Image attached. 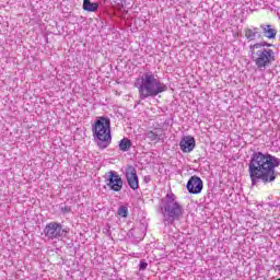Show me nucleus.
<instances>
[{"mask_svg": "<svg viewBox=\"0 0 280 280\" xmlns=\"http://www.w3.org/2000/svg\"><path fill=\"white\" fill-rule=\"evenodd\" d=\"M280 165L279 158L264 153L261 151L254 152L248 163V174L252 185L256 183H275L277 179V167Z\"/></svg>", "mask_w": 280, "mask_h": 280, "instance_id": "obj_1", "label": "nucleus"}, {"mask_svg": "<svg viewBox=\"0 0 280 280\" xmlns=\"http://www.w3.org/2000/svg\"><path fill=\"white\" fill-rule=\"evenodd\" d=\"M135 86L138 89L140 100L156 97V95L167 91V85L159 80L153 72H144L138 77L135 81Z\"/></svg>", "mask_w": 280, "mask_h": 280, "instance_id": "obj_2", "label": "nucleus"}, {"mask_svg": "<svg viewBox=\"0 0 280 280\" xmlns=\"http://www.w3.org/2000/svg\"><path fill=\"white\" fill-rule=\"evenodd\" d=\"M266 47H272V44L259 42L249 46L250 58L260 70L275 62V50Z\"/></svg>", "mask_w": 280, "mask_h": 280, "instance_id": "obj_3", "label": "nucleus"}, {"mask_svg": "<svg viewBox=\"0 0 280 280\" xmlns=\"http://www.w3.org/2000/svg\"><path fill=\"white\" fill-rule=\"evenodd\" d=\"M92 132L97 139V145L101 150H106L108 144L113 141L110 136V119L106 117H100L92 126Z\"/></svg>", "mask_w": 280, "mask_h": 280, "instance_id": "obj_4", "label": "nucleus"}, {"mask_svg": "<svg viewBox=\"0 0 280 280\" xmlns=\"http://www.w3.org/2000/svg\"><path fill=\"white\" fill-rule=\"evenodd\" d=\"M162 211L167 220H178L183 215V206L174 192H167L162 199Z\"/></svg>", "mask_w": 280, "mask_h": 280, "instance_id": "obj_5", "label": "nucleus"}, {"mask_svg": "<svg viewBox=\"0 0 280 280\" xmlns=\"http://www.w3.org/2000/svg\"><path fill=\"white\" fill-rule=\"evenodd\" d=\"M65 229H62V224L58 222H50L44 229V235L47 240H60V237L65 236Z\"/></svg>", "mask_w": 280, "mask_h": 280, "instance_id": "obj_6", "label": "nucleus"}, {"mask_svg": "<svg viewBox=\"0 0 280 280\" xmlns=\"http://www.w3.org/2000/svg\"><path fill=\"white\" fill-rule=\"evenodd\" d=\"M107 186L113 189V191H121L124 187V180L115 171L109 172L107 178Z\"/></svg>", "mask_w": 280, "mask_h": 280, "instance_id": "obj_7", "label": "nucleus"}, {"mask_svg": "<svg viewBox=\"0 0 280 280\" xmlns=\"http://www.w3.org/2000/svg\"><path fill=\"white\" fill-rule=\"evenodd\" d=\"M202 187V179L198 176H191L186 185V188L189 191V194H201Z\"/></svg>", "mask_w": 280, "mask_h": 280, "instance_id": "obj_8", "label": "nucleus"}, {"mask_svg": "<svg viewBox=\"0 0 280 280\" xmlns=\"http://www.w3.org/2000/svg\"><path fill=\"white\" fill-rule=\"evenodd\" d=\"M126 178L131 189H139V176H137V170L132 166H127Z\"/></svg>", "mask_w": 280, "mask_h": 280, "instance_id": "obj_9", "label": "nucleus"}, {"mask_svg": "<svg viewBox=\"0 0 280 280\" xmlns=\"http://www.w3.org/2000/svg\"><path fill=\"white\" fill-rule=\"evenodd\" d=\"M179 148L184 153L194 152V149L196 148V139L192 136L183 137L179 141Z\"/></svg>", "mask_w": 280, "mask_h": 280, "instance_id": "obj_10", "label": "nucleus"}, {"mask_svg": "<svg viewBox=\"0 0 280 280\" xmlns=\"http://www.w3.org/2000/svg\"><path fill=\"white\" fill-rule=\"evenodd\" d=\"M262 30V34L265 38H269L270 40L277 38V28L272 27L270 24L260 25Z\"/></svg>", "mask_w": 280, "mask_h": 280, "instance_id": "obj_11", "label": "nucleus"}, {"mask_svg": "<svg viewBox=\"0 0 280 280\" xmlns=\"http://www.w3.org/2000/svg\"><path fill=\"white\" fill-rule=\"evenodd\" d=\"M145 137L149 139V141L159 143V141H161V137H163V130L162 129L150 130L145 133Z\"/></svg>", "mask_w": 280, "mask_h": 280, "instance_id": "obj_12", "label": "nucleus"}, {"mask_svg": "<svg viewBox=\"0 0 280 280\" xmlns=\"http://www.w3.org/2000/svg\"><path fill=\"white\" fill-rule=\"evenodd\" d=\"M83 10H85V12H97V10H100V3L83 0Z\"/></svg>", "mask_w": 280, "mask_h": 280, "instance_id": "obj_13", "label": "nucleus"}, {"mask_svg": "<svg viewBox=\"0 0 280 280\" xmlns=\"http://www.w3.org/2000/svg\"><path fill=\"white\" fill-rule=\"evenodd\" d=\"M130 148H132V141H130V139L124 138L120 140L119 150H121V152H128Z\"/></svg>", "mask_w": 280, "mask_h": 280, "instance_id": "obj_14", "label": "nucleus"}, {"mask_svg": "<svg viewBox=\"0 0 280 280\" xmlns=\"http://www.w3.org/2000/svg\"><path fill=\"white\" fill-rule=\"evenodd\" d=\"M257 36V28L250 30L247 28L245 30V38L248 40H255V37Z\"/></svg>", "mask_w": 280, "mask_h": 280, "instance_id": "obj_15", "label": "nucleus"}, {"mask_svg": "<svg viewBox=\"0 0 280 280\" xmlns=\"http://www.w3.org/2000/svg\"><path fill=\"white\" fill-rule=\"evenodd\" d=\"M118 215H119L120 218H128V207H126V206H120V207L118 208Z\"/></svg>", "mask_w": 280, "mask_h": 280, "instance_id": "obj_16", "label": "nucleus"}, {"mask_svg": "<svg viewBox=\"0 0 280 280\" xmlns=\"http://www.w3.org/2000/svg\"><path fill=\"white\" fill-rule=\"evenodd\" d=\"M139 267L140 270H145V268H148V262H145V260H141Z\"/></svg>", "mask_w": 280, "mask_h": 280, "instance_id": "obj_17", "label": "nucleus"}, {"mask_svg": "<svg viewBox=\"0 0 280 280\" xmlns=\"http://www.w3.org/2000/svg\"><path fill=\"white\" fill-rule=\"evenodd\" d=\"M144 183H150V180H152V177H150V175H147L143 177Z\"/></svg>", "mask_w": 280, "mask_h": 280, "instance_id": "obj_18", "label": "nucleus"}]
</instances>
